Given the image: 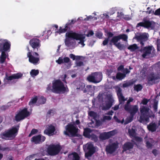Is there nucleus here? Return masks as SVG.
<instances>
[{"instance_id": "1", "label": "nucleus", "mask_w": 160, "mask_h": 160, "mask_svg": "<svg viewBox=\"0 0 160 160\" xmlns=\"http://www.w3.org/2000/svg\"><path fill=\"white\" fill-rule=\"evenodd\" d=\"M107 38L103 41L102 45L104 46L107 45L108 43L109 45L112 46V45H115L120 50H122L125 48V46L123 44L120 42H118L121 39L124 41H127L128 37L125 34H121L117 36H113L114 34L111 32H106Z\"/></svg>"}, {"instance_id": "2", "label": "nucleus", "mask_w": 160, "mask_h": 160, "mask_svg": "<svg viewBox=\"0 0 160 160\" xmlns=\"http://www.w3.org/2000/svg\"><path fill=\"white\" fill-rule=\"evenodd\" d=\"M53 92L57 94H64L69 91L67 86H65L63 83L60 79L55 80L52 83Z\"/></svg>"}, {"instance_id": "3", "label": "nucleus", "mask_w": 160, "mask_h": 160, "mask_svg": "<svg viewBox=\"0 0 160 160\" xmlns=\"http://www.w3.org/2000/svg\"><path fill=\"white\" fill-rule=\"evenodd\" d=\"M141 115L139 121L140 122H149V118L151 117L149 111L150 109L148 107L142 106L140 108Z\"/></svg>"}, {"instance_id": "4", "label": "nucleus", "mask_w": 160, "mask_h": 160, "mask_svg": "<svg viewBox=\"0 0 160 160\" xmlns=\"http://www.w3.org/2000/svg\"><path fill=\"white\" fill-rule=\"evenodd\" d=\"M66 131H64V134L69 135V133L73 137H77L81 138L82 136L78 133V129L77 127L71 124H68L66 126Z\"/></svg>"}, {"instance_id": "5", "label": "nucleus", "mask_w": 160, "mask_h": 160, "mask_svg": "<svg viewBox=\"0 0 160 160\" xmlns=\"http://www.w3.org/2000/svg\"><path fill=\"white\" fill-rule=\"evenodd\" d=\"M102 74L101 72H92L88 75L87 80L90 82L97 83L100 82L102 80Z\"/></svg>"}, {"instance_id": "6", "label": "nucleus", "mask_w": 160, "mask_h": 160, "mask_svg": "<svg viewBox=\"0 0 160 160\" xmlns=\"http://www.w3.org/2000/svg\"><path fill=\"white\" fill-rule=\"evenodd\" d=\"M61 149V146L59 144H50L48 147L47 152L49 155L55 156L58 154Z\"/></svg>"}, {"instance_id": "7", "label": "nucleus", "mask_w": 160, "mask_h": 160, "mask_svg": "<svg viewBox=\"0 0 160 160\" xmlns=\"http://www.w3.org/2000/svg\"><path fill=\"white\" fill-rule=\"evenodd\" d=\"M28 51L29 52L27 53V57L28 58V60L29 62L34 64H36L39 61V54L37 52L33 53V55L31 52L30 51L29 48H28Z\"/></svg>"}, {"instance_id": "8", "label": "nucleus", "mask_w": 160, "mask_h": 160, "mask_svg": "<svg viewBox=\"0 0 160 160\" xmlns=\"http://www.w3.org/2000/svg\"><path fill=\"white\" fill-rule=\"evenodd\" d=\"M11 44L10 42L7 39H0V51L9 52Z\"/></svg>"}, {"instance_id": "9", "label": "nucleus", "mask_w": 160, "mask_h": 160, "mask_svg": "<svg viewBox=\"0 0 160 160\" xmlns=\"http://www.w3.org/2000/svg\"><path fill=\"white\" fill-rule=\"evenodd\" d=\"M66 38L65 40V43L66 46L69 47L71 46L73 43L71 42L72 39H75V32L71 31L67 32L65 34Z\"/></svg>"}, {"instance_id": "10", "label": "nucleus", "mask_w": 160, "mask_h": 160, "mask_svg": "<svg viewBox=\"0 0 160 160\" xmlns=\"http://www.w3.org/2000/svg\"><path fill=\"white\" fill-rule=\"evenodd\" d=\"M29 44L33 50H35L36 49L37 51H38L41 46L40 40L36 38H33L30 39Z\"/></svg>"}, {"instance_id": "11", "label": "nucleus", "mask_w": 160, "mask_h": 160, "mask_svg": "<svg viewBox=\"0 0 160 160\" xmlns=\"http://www.w3.org/2000/svg\"><path fill=\"white\" fill-rule=\"evenodd\" d=\"M125 110L130 114L131 116L133 117L138 110V107L137 105L131 106L125 105Z\"/></svg>"}, {"instance_id": "12", "label": "nucleus", "mask_w": 160, "mask_h": 160, "mask_svg": "<svg viewBox=\"0 0 160 160\" xmlns=\"http://www.w3.org/2000/svg\"><path fill=\"white\" fill-rule=\"evenodd\" d=\"M160 79V75L159 74H155L153 72L151 73L148 76L147 79L148 83L152 85L155 83V81Z\"/></svg>"}, {"instance_id": "13", "label": "nucleus", "mask_w": 160, "mask_h": 160, "mask_svg": "<svg viewBox=\"0 0 160 160\" xmlns=\"http://www.w3.org/2000/svg\"><path fill=\"white\" fill-rule=\"evenodd\" d=\"M114 135L115 132L114 131H112L107 132H104L100 134L99 138L100 140L103 141L108 139Z\"/></svg>"}, {"instance_id": "14", "label": "nucleus", "mask_w": 160, "mask_h": 160, "mask_svg": "<svg viewBox=\"0 0 160 160\" xmlns=\"http://www.w3.org/2000/svg\"><path fill=\"white\" fill-rule=\"evenodd\" d=\"M85 147L87 148V149L88 151L87 152L85 153V157L86 158L88 159L95 153V149L93 145L91 144L86 145Z\"/></svg>"}, {"instance_id": "15", "label": "nucleus", "mask_w": 160, "mask_h": 160, "mask_svg": "<svg viewBox=\"0 0 160 160\" xmlns=\"http://www.w3.org/2000/svg\"><path fill=\"white\" fill-rule=\"evenodd\" d=\"M45 137L39 134L33 136L31 139V141L35 144H38L42 143L45 140Z\"/></svg>"}, {"instance_id": "16", "label": "nucleus", "mask_w": 160, "mask_h": 160, "mask_svg": "<svg viewBox=\"0 0 160 160\" xmlns=\"http://www.w3.org/2000/svg\"><path fill=\"white\" fill-rule=\"evenodd\" d=\"M56 130L55 127L52 124L48 125L44 131V134L48 136H51L54 134V132Z\"/></svg>"}, {"instance_id": "17", "label": "nucleus", "mask_w": 160, "mask_h": 160, "mask_svg": "<svg viewBox=\"0 0 160 160\" xmlns=\"http://www.w3.org/2000/svg\"><path fill=\"white\" fill-rule=\"evenodd\" d=\"M117 96L118 97L119 101L120 104H122L126 100L124 96L123 95L122 92V89L119 87H118L116 89Z\"/></svg>"}, {"instance_id": "18", "label": "nucleus", "mask_w": 160, "mask_h": 160, "mask_svg": "<svg viewBox=\"0 0 160 160\" xmlns=\"http://www.w3.org/2000/svg\"><path fill=\"white\" fill-rule=\"evenodd\" d=\"M118 147V145L115 143L109 144L106 147V152L110 154H112L114 152Z\"/></svg>"}, {"instance_id": "19", "label": "nucleus", "mask_w": 160, "mask_h": 160, "mask_svg": "<svg viewBox=\"0 0 160 160\" xmlns=\"http://www.w3.org/2000/svg\"><path fill=\"white\" fill-rule=\"evenodd\" d=\"M135 38L137 41L140 42L141 46H143L144 45V42L147 40L148 37L147 35L142 34L140 35L137 36L135 37Z\"/></svg>"}, {"instance_id": "20", "label": "nucleus", "mask_w": 160, "mask_h": 160, "mask_svg": "<svg viewBox=\"0 0 160 160\" xmlns=\"http://www.w3.org/2000/svg\"><path fill=\"white\" fill-rule=\"evenodd\" d=\"M152 50V47L150 46L146 47L142 49L143 53L142 56L143 58H147V56H149L151 54Z\"/></svg>"}, {"instance_id": "21", "label": "nucleus", "mask_w": 160, "mask_h": 160, "mask_svg": "<svg viewBox=\"0 0 160 160\" xmlns=\"http://www.w3.org/2000/svg\"><path fill=\"white\" fill-rule=\"evenodd\" d=\"M144 22H141L138 23L137 25V27H142L146 28H148L152 27V22L149 20H144Z\"/></svg>"}, {"instance_id": "22", "label": "nucleus", "mask_w": 160, "mask_h": 160, "mask_svg": "<svg viewBox=\"0 0 160 160\" xmlns=\"http://www.w3.org/2000/svg\"><path fill=\"white\" fill-rule=\"evenodd\" d=\"M19 128V126L17 125L8 130L10 137H15L18 132Z\"/></svg>"}, {"instance_id": "23", "label": "nucleus", "mask_w": 160, "mask_h": 160, "mask_svg": "<svg viewBox=\"0 0 160 160\" xmlns=\"http://www.w3.org/2000/svg\"><path fill=\"white\" fill-rule=\"evenodd\" d=\"M23 74L21 73H18L12 75L8 76L6 74L5 78L8 80L11 81L13 79H18L22 77Z\"/></svg>"}, {"instance_id": "24", "label": "nucleus", "mask_w": 160, "mask_h": 160, "mask_svg": "<svg viewBox=\"0 0 160 160\" xmlns=\"http://www.w3.org/2000/svg\"><path fill=\"white\" fill-rule=\"evenodd\" d=\"M70 61V58L67 57H65L63 58L62 57H59L58 60H56V62L59 64L64 63H68Z\"/></svg>"}, {"instance_id": "25", "label": "nucleus", "mask_w": 160, "mask_h": 160, "mask_svg": "<svg viewBox=\"0 0 160 160\" xmlns=\"http://www.w3.org/2000/svg\"><path fill=\"white\" fill-rule=\"evenodd\" d=\"M85 38V37L83 36L82 34L75 32V39L80 40V42L79 43L82 44L83 46L85 45L84 43V39Z\"/></svg>"}, {"instance_id": "26", "label": "nucleus", "mask_w": 160, "mask_h": 160, "mask_svg": "<svg viewBox=\"0 0 160 160\" xmlns=\"http://www.w3.org/2000/svg\"><path fill=\"white\" fill-rule=\"evenodd\" d=\"M133 144L130 142H127L123 145L122 148L124 151H127L133 148Z\"/></svg>"}, {"instance_id": "27", "label": "nucleus", "mask_w": 160, "mask_h": 160, "mask_svg": "<svg viewBox=\"0 0 160 160\" xmlns=\"http://www.w3.org/2000/svg\"><path fill=\"white\" fill-rule=\"evenodd\" d=\"M147 128L149 131L154 132L157 129V124L155 122H151L148 125Z\"/></svg>"}, {"instance_id": "28", "label": "nucleus", "mask_w": 160, "mask_h": 160, "mask_svg": "<svg viewBox=\"0 0 160 160\" xmlns=\"http://www.w3.org/2000/svg\"><path fill=\"white\" fill-rule=\"evenodd\" d=\"M70 160H80V157L78 154L76 152H72L69 155Z\"/></svg>"}, {"instance_id": "29", "label": "nucleus", "mask_w": 160, "mask_h": 160, "mask_svg": "<svg viewBox=\"0 0 160 160\" xmlns=\"http://www.w3.org/2000/svg\"><path fill=\"white\" fill-rule=\"evenodd\" d=\"M19 112L21 114L23 117L24 119L28 117L30 115V112L28 110V108H24L19 111Z\"/></svg>"}, {"instance_id": "30", "label": "nucleus", "mask_w": 160, "mask_h": 160, "mask_svg": "<svg viewBox=\"0 0 160 160\" xmlns=\"http://www.w3.org/2000/svg\"><path fill=\"white\" fill-rule=\"evenodd\" d=\"M91 132V129L88 128H85L84 129L83 133V136L85 137L90 138L91 137L90 133Z\"/></svg>"}, {"instance_id": "31", "label": "nucleus", "mask_w": 160, "mask_h": 160, "mask_svg": "<svg viewBox=\"0 0 160 160\" xmlns=\"http://www.w3.org/2000/svg\"><path fill=\"white\" fill-rule=\"evenodd\" d=\"M1 51L2 52V53L0 57V61L1 63H3L6 59L7 55L5 52L4 51Z\"/></svg>"}, {"instance_id": "32", "label": "nucleus", "mask_w": 160, "mask_h": 160, "mask_svg": "<svg viewBox=\"0 0 160 160\" xmlns=\"http://www.w3.org/2000/svg\"><path fill=\"white\" fill-rule=\"evenodd\" d=\"M138 47L136 44L130 45L128 47V49L131 52H133L138 48Z\"/></svg>"}, {"instance_id": "33", "label": "nucleus", "mask_w": 160, "mask_h": 160, "mask_svg": "<svg viewBox=\"0 0 160 160\" xmlns=\"http://www.w3.org/2000/svg\"><path fill=\"white\" fill-rule=\"evenodd\" d=\"M46 101V98L43 96H41L38 100L37 105L39 106L40 104H44Z\"/></svg>"}, {"instance_id": "34", "label": "nucleus", "mask_w": 160, "mask_h": 160, "mask_svg": "<svg viewBox=\"0 0 160 160\" xmlns=\"http://www.w3.org/2000/svg\"><path fill=\"white\" fill-rule=\"evenodd\" d=\"M70 28L66 24L65 27L64 28H62L61 27H60L58 31L57 32L59 33L65 32L68 31L70 30Z\"/></svg>"}, {"instance_id": "35", "label": "nucleus", "mask_w": 160, "mask_h": 160, "mask_svg": "<svg viewBox=\"0 0 160 160\" xmlns=\"http://www.w3.org/2000/svg\"><path fill=\"white\" fill-rule=\"evenodd\" d=\"M92 91V86L91 85H88L86 86V88L83 90V92L84 93L91 92Z\"/></svg>"}, {"instance_id": "36", "label": "nucleus", "mask_w": 160, "mask_h": 160, "mask_svg": "<svg viewBox=\"0 0 160 160\" xmlns=\"http://www.w3.org/2000/svg\"><path fill=\"white\" fill-rule=\"evenodd\" d=\"M15 119L17 122H18L24 119V118L19 112L18 114L16 115L15 116Z\"/></svg>"}, {"instance_id": "37", "label": "nucleus", "mask_w": 160, "mask_h": 160, "mask_svg": "<svg viewBox=\"0 0 160 160\" xmlns=\"http://www.w3.org/2000/svg\"><path fill=\"white\" fill-rule=\"evenodd\" d=\"M128 132L130 137H133L136 135L135 130L132 128L128 129Z\"/></svg>"}, {"instance_id": "38", "label": "nucleus", "mask_w": 160, "mask_h": 160, "mask_svg": "<svg viewBox=\"0 0 160 160\" xmlns=\"http://www.w3.org/2000/svg\"><path fill=\"white\" fill-rule=\"evenodd\" d=\"M125 76V74L118 72L117 74L116 78L118 79L121 80L124 78Z\"/></svg>"}, {"instance_id": "39", "label": "nucleus", "mask_w": 160, "mask_h": 160, "mask_svg": "<svg viewBox=\"0 0 160 160\" xmlns=\"http://www.w3.org/2000/svg\"><path fill=\"white\" fill-rule=\"evenodd\" d=\"M38 100V98L37 96H36L33 98H32L29 102V106H32L33 104L35 103Z\"/></svg>"}, {"instance_id": "40", "label": "nucleus", "mask_w": 160, "mask_h": 160, "mask_svg": "<svg viewBox=\"0 0 160 160\" xmlns=\"http://www.w3.org/2000/svg\"><path fill=\"white\" fill-rule=\"evenodd\" d=\"M1 136L2 138L10 137L8 130L5 131L1 134Z\"/></svg>"}, {"instance_id": "41", "label": "nucleus", "mask_w": 160, "mask_h": 160, "mask_svg": "<svg viewBox=\"0 0 160 160\" xmlns=\"http://www.w3.org/2000/svg\"><path fill=\"white\" fill-rule=\"evenodd\" d=\"M85 85L84 83L79 82L78 83V86L77 88V89H81L83 91V90L85 88Z\"/></svg>"}, {"instance_id": "42", "label": "nucleus", "mask_w": 160, "mask_h": 160, "mask_svg": "<svg viewBox=\"0 0 160 160\" xmlns=\"http://www.w3.org/2000/svg\"><path fill=\"white\" fill-rule=\"evenodd\" d=\"M39 72L38 70L32 69L30 72V74L32 77H33L38 75Z\"/></svg>"}, {"instance_id": "43", "label": "nucleus", "mask_w": 160, "mask_h": 160, "mask_svg": "<svg viewBox=\"0 0 160 160\" xmlns=\"http://www.w3.org/2000/svg\"><path fill=\"white\" fill-rule=\"evenodd\" d=\"M142 88V86L140 84L135 85L134 87V89L138 92L141 91Z\"/></svg>"}, {"instance_id": "44", "label": "nucleus", "mask_w": 160, "mask_h": 160, "mask_svg": "<svg viewBox=\"0 0 160 160\" xmlns=\"http://www.w3.org/2000/svg\"><path fill=\"white\" fill-rule=\"evenodd\" d=\"M53 85L52 86H51V84L50 83L49 84L47 85V87L46 88V92H53Z\"/></svg>"}, {"instance_id": "45", "label": "nucleus", "mask_w": 160, "mask_h": 160, "mask_svg": "<svg viewBox=\"0 0 160 160\" xmlns=\"http://www.w3.org/2000/svg\"><path fill=\"white\" fill-rule=\"evenodd\" d=\"M131 117L127 118V119L124 122V124L126 125L128 123L131 122L133 120V117L132 116Z\"/></svg>"}, {"instance_id": "46", "label": "nucleus", "mask_w": 160, "mask_h": 160, "mask_svg": "<svg viewBox=\"0 0 160 160\" xmlns=\"http://www.w3.org/2000/svg\"><path fill=\"white\" fill-rule=\"evenodd\" d=\"M90 138L91 139L95 142H97L98 141V138L97 136L94 134H92L91 135Z\"/></svg>"}, {"instance_id": "47", "label": "nucleus", "mask_w": 160, "mask_h": 160, "mask_svg": "<svg viewBox=\"0 0 160 160\" xmlns=\"http://www.w3.org/2000/svg\"><path fill=\"white\" fill-rule=\"evenodd\" d=\"M88 115L93 118H95L96 117V113L93 111H91L88 113Z\"/></svg>"}, {"instance_id": "48", "label": "nucleus", "mask_w": 160, "mask_h": 160, "mask_svg": "<svg viewBox=\"0 0 160 160\" xmlns=\"http://www.w3.org/2000/svg\"><path fill=\"white\" fill-rule=\"evenodd\" d=\"M38 132V130L37 129L33 128L32 129L31 132L29 134L28 136L29 137H31L32 135L35 134L36 133H37Z\"/></svg>"}, {"instance_id": "49", "label": "nucleus", "mask_w": 160, "mask_h": 160, "mask_svg": "<svg viewBox=\"0 0 160 160\" xmlns=\"http://www.w3.org/2000/svg\"><path fill=\"white\" fill-rule=\"evenodd\" d=\"M149 101V99H148L146 98H144L142 101L141 104L144 105H146Z\"/></svg>"}, {"instance_id": "50", "label": "nucleus", "mask_w": 160, "mask_h": 160, "mask_svg": "<svg viewBox=\"0 0 160 160\" xmlns=\"http://www.w3.org/2000/svg\"><path fill=\"white\" fill-rule=\"evenodd\" d=\"M112 105V103L107 104L106 106L103 107L102 108V109L103 110H108L111 107Z\"/></svg>"}, {"instance_id": "51", "label": "nucleus", "mask_w": 160, "mask_h": 160, "mask_svg": "<svg viewBox=\"0 0 160 160\" xmlns=\"http://www.w3.org/2000/svg\"><path fill=\"white\" fill-rule=\"evenodd\" d=\"M158 101H156V100L154 102V104L153 106V108L155 111H157L158 108Z\"/></svg>"}, {"instance_id": "52", "label": "nucleus", "mask_w": 160, "mask_h": 160, "mask_svg": "<svg viewBox=\"0 0 160 160\" xmlns=\"http://www.w3.org/2000/svg\"><path fill=\"white\" fill-rule=\"evenodd\" d=\"M112 119V117L109 116H105L103 118V121H105L106 120H110Z\"/></svg>"}, {"instance_id": "53", "label": "nucleus", "mask_w": 160, "mask_h": 160, "mask_svg": "<svg viewBox=\"0 0 160 160\" xmlns=\"http://www.w3.org/2000/svg\"><path fill=\"white\" fill-rule=\"evenodd\" d=\"M9 148L8 147H3L1 145H0V151H8Z\"/></svg>"}, {"instance_id": "54", "label": "nucleus", "mask_w": 160, "mask_h": 160, "mask_svg": "<svg viewBox=\"0 0 160 160\" xmlns=\"http://www.w3.org/2000/svg\"><path fill=\"white\" fill-rule=\"evenodd\" d=\"M146 147L148 148H149L152 147V144L148 141H147L146 143Z\"/></svg>"}, {"instance_id": "55", "label": "nucleus", "mask_w": 160, "mask_h": 160, "mask_svg": "<svg viewBox=\"0 0 160 160\" xmlns=\"http://www.w3.org/2000/svg\"><path fill=\"white\" fill-rule=\"evenodd\" d=\"M133 138H134V140L137 142H141L142 141V138L136 136L135 137H134Z\"/></svg>"}, {"instance_id": "56", "label": "nucleus", "mask_w": 160, "mask_h": 160, "mask_svg": "<svg viewBox=\"0 0 160 160\" xmlns=\"http://www.w3.org/2000/svg\"><path fill=\"white\" fill-rule=\"evenodd\" d=\"M76 22V21L75 20L72 19L70 22L67 23L66 25L68 26L69 25L74 24Z\"/></svg>"}, {"instance_id": "57", "label": "nucleus", "mask_w": 160, "mask_h": 160, "mask_svg": "<svg viewBox=\"0 0 160 160\" xmlns=\"http://www.w3.org/2000/svg\"><path fill=\"white\" fill-rule=\"evenodd\" d=\"M154 14L155 15H160V8L155 11L154 13Z\"/></svg>"}, {"instance_id": "58", "label": "nucleus", "mask_w": 160, "mask_h": 160, "mask_svg": "<svg viewBox=\"0 0 160 160\" xmlns=\"http://www.w3.org/2000/svg\"><path fill=\"white\" fill-rule=\"evenodd\" d=\"M94 34V32L92 31H90L86 35L87 37H89L90 36L93 35Z\"/></svg>"}, {"instance_id": "59", "label": "nucleus", "mask_w": 160, "mask_h": 160, "mask_svg": "<svg viewBox=\"0 0 160 160\" xmlns=\"http://www.w3.org/2000/svg\"><path fill=\"white\" fill-rule=\"evenodd\" d=\"M132 83H123V86L124 88L127 87L130 85H131Z\"/></svg>"}, {"instance_id": "60", "label": "nucleus", "mask_w": 160, "mask_h": 160, "mask_svg": "<svg viewBox=\"0 0 160 160\" xmlns=\"http://www.w3.org/2000/svg\"><path fill=\"white\" fill-rule=\"evenodd\" d=\"M133 100V98H132L129 97L128 100L127 104L125 105H129V104L130 103V102H132Z\"/></svg>"}, {"instance_id": "61", "label": "nucleus", "mask_w": 160, "mask_h": 160, "mask_svg": "<svg viewBox=\"0 0 160 160\" xmlns=\"http://www.w3.org/2000/svg\"><path fill=\"white\" fill-rule=\"evenodd\" d=\"M83 63L82 61H80L78 62H77L76 63L77 66L79 67L83 66Z\"/></svg>"}, {"instance_id": "62", "label": "nucleus", "mask_w": 160, "mask_h": 160, "mask_svg": "<svg viewBox=\"0 0 160 160\" xmlns=\"http://www.w3.org/2000/svg\"><path fill=\"white\" fill-rule=\"evenodd\" d=\"M102 34L101 33L98 32L96 34V36L99 38H101L102 37Z\"/></svg>"}, {"instance_id": "63", "label": "nucleus", "mask_w": 160, "mask_h": 160, "mask_svg": "<svg viewBox=\"0 0 160 160\" xmlns=\"http://www.w3.org/2000/svg\"><path fill=\"white\" fill-rule=\"evenodd\" d=\"M69 57L70 58L72 59L73 60H74L75 59L76 56L73 54H70L69 55Z\"/></svg>"}, {"instance_id": "64", "label": "nucleus", "mask_w": 160, "mask_h": 160, "mask_svg": "<svg viewBox=\"0 0 160 160\" xmlns=\"http://www.w3.org/2000/svg\"><path fill=\"white\" fill-rule=\"evenodd\" d=\"M130 71L127 68H125L123 70V72L124 74H127L129 73L130 72Z\"/></svg>"}]
</instances>
